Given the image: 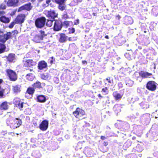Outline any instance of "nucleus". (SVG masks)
Masks as SVG:
<instances>
[{
	"mask_svg": "<svg viewBox=\"0 0 158 158\" xmlns=\"http://www.w3.org/2000/svg\"><path fill=\"white\" fill-rule=\"evenodd\" d=\"M53 29L54 31H57L61 30L63 27L62 21L60 20L56 19L54 20Z\"/></svg>",
	"mask_w": 158,
	"mask_h": 158,
	"instance_id": "7",
	"label": "nucleus"
},
{
	"mask_svg": "<svg viewBox=\"0 0 158 158\" xmlns=\"http://www.w3.org/2000/svg\"><path fill=\"white\" fill-rule=\"evenodd\" d=\"M46 15L50 19L55 20V18L57 17L58 14L56 13L55 10H50L47 12Z\"/></svg>",
	"mask_w": 158,
	"mask_h": 158,
	"instance_id": "11",
	"label": "nucleus"
},
{
	"mask_svg": "<svg viewBox=\"0 0 158 158\" xmlns=\"http://www.w3.org/2000/svg\"><path fill=\"white\" fill-rule=\"evenodd\" d=\"M4 43H0V54L4 52L5 51L6 47Z\"/></svg>",
	"mask_w": 158,
	"mask_h": 158,
	"instance_id": "33",
	"label": "nucleus"
},
{
	"mask_svg": "<svg viewBox=\"0 0 158 158\" xmlns=\"http://www.w3.org/2000/svg\"><path fill=\"white\" fill-rule=\"evenodd\" d=\"M126 42V40L124 38H122L118 40V45H123L124 43Z\"/></svg>",
	"mask_w": 158,
	"mask_h": 158,
	"instance_id": "45",
	"label": "nucleus"
},
{
	"mask_svg": "<svg viewBox=\"0 0 158 158\" xmlns=\"http://www.w3.org/2000/svg\"><path fill=\"white\" fill-rule=\"evenodd\" d=\"M126 119L128 120V121H129V120H131H131L133 119L134 118L133 116V115H130L129 116H127L126 118Z\"/></svg>",
	"mask_w": 158,
	"mask_h": 158,
	"instance_id": "56",
	"label": "nucleus"
},
{
	"mask_svg": "<svg viewBox=\"0 0 158 158\" xmlns=\"http://www.w3.org/2000/svg\"><path fill=\"white\" fill-rule=\"evenodd\" d=\"M151 13L154 16H156L158 15V6H153L152 9Z\"/></svg>",
	"mask_w": 158,
	"mask_h": 158,
	"instance_id": "22",
	"label": "nucleus"
},
{
	"mask_svg": "<svg viewBox=\"0 0 158 158\" xmlns=\"http://www.w3.org/2000/svg\"><path fill=\"white\" fill-rule=\"evenodd\" d=\"M157 85V84L155 81H150L147 82L146 87L150 91H154L156 89Z\"/></svg>",
	"mask_w": 158,
	"mask_h": 158,
	"instance_id": "5",
	"label": "nucleus"
},
{
	"mask_svg": "<svg viewBox=\"0 0 158 158\" xmlns=\"http://www.w3.org/2000/svg\"><path fill=\"white\" fill-rule=\"evenodd\" d=\"M25 10L24 7L23 5L22 6H21L19 7L18 10V12H19L23 10Z\"/></svg>",
	"mask_w": 158,
	"mask_h": 158,
	"instance_id": "64",
	"label": "nucleus"
},
{
	"mask_svg": "<svg viewBox=\"0 0 158 158\" xmlns=\"http://www.w3.org/2000/svg\"><path fill=\"white\" fill-rule=\"evenodd\" d=\"M8 106L7 102H4L0 104V110H5L8 109Z\"/></svg>",
	"mask_w": 158,
	"mask_h": 158,
	"instance_id": "21",
	"label": "nucleus"
},
{
	"mask_svg": "<svg viewBox=\"0 0 158 158\" xmlns=\"http://www.w3.org/2000/svg\"><path fill=\"white\" fill-rule=\"evenodd\" d=\"M46 19L44 17H42L36 19L35 21V25L38 28H42L46 24Z\"/></svg>",
	"mask_w": 158,
	"mask_h": 158,
	"instance_id": "3",
	"label": "nucleus"
},
{
	"mask_svg": "<svg viewBox=\"0 0 158 158\" xmlns=\"http://www.w3.org/2000/svg\"><path fill=\"white\" fill-rule=\"evenodd\" d=\"M133 23V20L132 17L128 16H125L124 20V24L127 25L129 24H131Z\"/></svg>",
	"mask_w": 158,
	"mask_h": 158,
	"instance_id": "16",
	"label": "nucleus"
},
{
	"mask_svg": "<svg viewBox=\"0 0 158 158\" xmlns=\"http://www.w3.org/2000/svg\"><path fill=\"white\" fill-rule=\"evenodd\" d=\"M41 77L43 79L48 80L51 78V76L50 74L48 73H44L41 75Z\"/></svg>",
	"mask_w": 158,
	"mask_h": 158,
	"instance_id": "23",
	"label": "nucleus"
},
{
	"mask_svg": "<svg viewBox=\"0 0 158 158\" xmlns=\"http://www.w3.org/2000/svg\"><path fill=\"white\" fill-rule=\"evenodd\" d=\"M122 108V105L120 104H115L113 108V110L114 112L118 114V113L120 112Z\"/></svg>",
	"mask_w": 158,
	"mask_h": 158,
	"instance_id": "18",
	"label": "nucleus"
},
{
	"mask_svg": "<svg viewBox=\"0 0 158 158\" xmlns=\"http://www.w3.org/2000/svg\"><path fill=\"white\" fill-rule=\"evenodd\" d=\"M69 34H73L75 32V29L73 27L69 28L68 29Z\"/></svg>",
	"mask_w": 158,
	"mask_h": 158,
	"instance_id": "54",
	"label": "nucleus"
},
{
	"mask_svg": "<svg viewBox=\"0 0 158 158\" xmlns=\"http://www.w3.org/2000/svg\"><path fill=\"white\" fill-rule=\"evenodd\" d=\"M112 95L115 100L119 101L122 98L123 94H120L118 91H114Z\"/></svg>",
	"mask_w": 158,
	"mask_h": 158,
	"instance_id": "17",
	"label": "nucleus"
},
{
	"mask_svg": "<svg viewBox=\"0 0 158 158\" xmlns=\"http://www.w3.org/2000/svg\"><path fill=\"white\" fill-rule=\"evenodd\" d=\"M20 86L19 85H17L15 86H13V90L15 93H17L20 92Z\"/></svg>",
	"mask_w": 158,
	"mask_h": 158,
	"instance_id": "32",
	"label": "nucleus"
},
{
	"mask_svg": "<svg viewBox=\"0 0 158 158\" xmlns=\"http://www.w3.org/2000/svg\"><path fill=\"white\" fill-rule=\"evenodd\" d=\"M21 101L20 99L18 98H15L14 99L13 103L14 104L15 106L19 104V102Z\"/></svg>",
	"mask_w": 158,
	"mask_h": 158,
	"instance_id": "50",
	"label": "nucleus"
},
{
	"mask_svg": "<svg viewBox=\"0 0 158 158\" xmlns=\"http://www.w3.org/2000/svg\"><path fill=\"white\" fill-rule=\"evenodd\" d=\"M140 119L144 124L148 125L151 120L150 114H144L141 116Z\"/></svg>",
	"mask_w": 158,
	"mask_h": 158,
	"instance_id": "10",
	"label": "nucleus"
},
{
	"mask_svg": "<svg viewBox=\"0 0 158 158\" xmlns=\"http://www.w3.org/2000/svg\"><path fill=\"white\" fill-rule=\"evenodd\" d=\"M139 75L143 78H146L150 77L152 76V74L147 72L141 71L139 72Z\"/></svg>",
	"mask_w": 158,
	"mask_h": 158,
	"instance_id": "14",
	"label": "nucleus"
},
{
	"mask_svg": "<svg viewBox=\"0 0 158 158\" xmlns=\"http://www.w3.org/2000/svg\"><path fill=\"white\" fill-rule=\"evenodd\" d=\"M7 130L2 131L0 132V135H5L7 133Z\"/></svg>",
	"mask_w": 158,
	"mask_h": 158,
	"instance_id": "61",
	"label": "nucleus"
},
{
	"mask_svg": "<svg viewBox=\"0 0 158 158\" xmlns=\"http://www.w3.org/2000/svg\"><path fill=\"white\" fill-rule=\"evenodd\" d=\"M3 30L0 29V42L4 43L11 37V33L10 32L4 33Z\"/></svg>",
	"mask_w": 158,
	"mask_h": 158,
	"instance_id": "4",
	"label": "nucleus"
},
{
	"mask_svg": "<svg viewBox=\"0 0 158 158\" xmlns=\"http://www.w3.org/2000/svg\"><path fill=\"white\" fill-rule=\"evenodd\" d=\"M73 114L76 118H79L85 114V111L82 109L78 107L75 111L73 112Z\"/></svg>",
	"mask_w": 158,
	"mask_h": 158,
	"instance_id": "8",
	"label": "nucleus"
},
{
	"mask_svg": "<svg viewBox=\"0 0 158 158\" xmlns=\"http://www.w3.org/2000/svg\"><path fill=\"white\" fill-rule=\"evenodd\" d=\"M0 21L5 23H8L10 21V19L9 18L6 17L4 15H2L0 17Z\"/></svg>",
	"mask_w": 158,
	"mask_h": 158,
	"instance_id": "24",
	"label": "nucleus"
},
{
	"mask_svg": "<svg viewBox=\"0 0 158 158\" xmlns=\"http://www.w3.org/2000/svg\"><path fill=\"white\" fill-rule=\"evenodd\" d=\"M78 2L76 0H73L70 4L73 6H75L78 4Z\"/></svg>",
	"mask_w": 158,
	"mask_h": 158,
	"instance_id": "55",
	"label": "nucleus"
},
{
	"mask_svg": "<svg viewBox=\"0 0 158 158\" xmlns=\"http://www.w3.org/2000/svg\"><path fill=\"white\" fill-rule=\"evenodd\" d=\"M15 23H16L15 22H12L10 24L9 26V27L10 28H12Z\"/></svg>",
	"mask_w": 158,
	"mask_h": 158,
	"instance_id": "60",
	"label": "nucleus"
},
{
	"mask_svg": "<svg viewBox=\"0 0 158 158\" xmlns=\"http://www.w3.org/2000/svg\"><path fill=\"white\" fill-rule=\"evenodd\" d=\"M119 121H121V125H122V127L125 129V130H127L129 128V124L126 122L122 121L120 120H119Z\"/></svg>",
	"mask_w": 158,
	"mask_h": 158,
	"instance_id": "27",
	"label": "nucleus"
},
{
	"mask_svg": "<svg viewBox=\"0 0 158 158\" xmlns=\"http://www.w3.org/2000/svg\"><path fill=\"white\" fill-rule=\"evenodd\" d=\"M118 89H122L123 88V84L121 82H119L118 83Z\"/></svg>",
	"mask_w": 158,
	"mask_h": 158,
	"instance_id": "59",
	"label": "nucleus"
},
{
	"mask_svg": "<svg viewBox=\"0 0 158 158\" xmlns=\"http://www.w3.org/2000/svg\"><path fill=\"white\" fill-rule=\"evenodd\" d=\"M48 99V97L47 96L44 95L40 94L37 95L36 99L38 102L44 103Z\"/></svg>",
	"mask_w": 158,
	"mask_h": 158,
	"instance_id": "12",
	"label": "nucleus"
},
{
	"mask_svg": "<svg viewBox=\"0 0 158 158\" xmlns=\"http://www.w3.org/2000/svg\"><path fill=\"white\" fill-rule=\"evenodd\" d=\"M24 102L22 101H20V102H19V104L15 106L19 108L20 110L23 107Z\"/></svg>",
	"mask_w": 158,
	"mask_h": 158,
	"instance_id": "47",
	"label": "nucleus"
},
{
	"mask_svg": "<svg viewBox=\"0 0 158 158\" xmlns=\"http://www.w3.org/2000/svg\"><path fill=\"white\" fill-rule=\"evenodd\" d=\"M139 98L138 97L136 96H133L131 98L130 102L131 103H134L135 102L139 101Z\"/></svg>",
	"mask_w": 158,
	"mask_h": 158,
	"instance_id": "38",
	"label": "nucleus"
},
{
	"mask_svg": "<svg viewBox=\"0 0 158 158\" xmlns=\"http://www.w3.org/2000/svg\"><path fill=\"white\" fill-rule=\"evenodd\" d=\"M40 33L38 34L40 35V36L42 38V39H43L44 37L46 36V35L45 33V32L44 31L40 30Z\"/></svg>",
	"mask_w": 158,
	"mask_h": 158,
	"instance_id": "49",
	"label": "nucleus"
},
{
	"mask_svg": "<svg viewBox=\"0 0 158 158\" xmlns=\"http://www.w3.org/2000/svg\"><path fill=\"white\" fill-rule=\"evenodd\" d=\"M47 90L48 92H50L52 89V87L51 85H48L47 86Z\"/></svg>",
	"mask_w": 158,
	"mask_h": 158,
	"instance_id": "62",
	"label": "nucleus"
},
{
	"mask_svg": "<svg viewBox=\"0 0 158 158\" xmlns=\"http://www.w3.org/2000/svg\"><path fill=\"white\" fill-rule=\"evenodd\" d=\"M25 15L24 14L18 15L15 20L16 23L17 24H22L25 20Z\"/></svg>",
	"mask_w": 158,
	"mask_h": 158,
	"instance_id": "13",
	"label": "nucleus"
},
{
	"mask_svg": "<svg viewBox=\"0 0 158 158\" xmlns=\"http://www.w3.org/2000/svg\"><path fill=\"white\" fill-rule=\"evenodd\" d=\"M136 150L138 152H141L143 150V148L139 144H138L135 148Z\"/></svg>",
	"mask_w": 158,
	"mask_h": 158,
	"instance_id": "43",
	"label": "nucleus"
},
{
	"mask_svg": "<svg viewBox=\"0 0 158 158\" xmlns=\"http://www.w3.org/2000/svg\"><path fill=\"white\" fill-rule=\"evenodd\" d=\"M53 81L56 84H58L59 82V80L57 77H55L53 78Z\"/></svg>",
	"mask_w": 158,
	"mask_h": 158,
	"instance_id": "58",
	"label": "nucleus"
},
{
	"mask_svg": "<svg viewBox=\"0 0 158 158\" xmlns=\"http://www.w3.org/2000/svg\"><path fill=\"white\" fill-rule=\"evenodd\" d=\"M70 23H72L71 21H64V22H62L63 27L65 26L67 27H68L70 24Z\"/></svg>",
	"mask_w": 158,
	"mask_h": 158,
	"instance_id": "48",
	"label": "nucleus"
},
{
	"mask_svg": "<svg viewBox=\"0 0 158 158\" xmlns=\"http://www.w3.org/2000/svg\"><path fill=\"white\" fill-rule=\"evenodd\" d=\"M43 40L42 38L38 34L36 35L34 38L33 40L36 43H40L41 40Z\"/></svg>",
	"mask_w": 158,
	"mask_h": 158,
	"instance_id": "30",
	"label": "nucleus"
},
{
	"mask_svg": "<svg viewBox=\"0 0 158 158\" xmlns=\"http://www.w3.org/2000/svg\"><path fill=\"white\" fill-rule=\"evenodd\" d=\"M19 2L18 0H8L7 2V5L8 6H15L17 5Z\"/></svg>",
	"mask_w": 158,
	"mask_h": 158,
	"instance_id": "19",
	"label": "nucleus"
},
{
	"mask_svg": "<svg viewBox=\"0 0 158 158\" xmlns=\"http://www.w3.org/2000/svg\"><path fill=\"white\" fill-rule=\"evenodd\" d=\"M46 24L47 26L48 27H51L52 25L53 22L54 21V20H52V19H47Z\"/></svg>",
	"mask_w": 158,
	"mask_h": 158,
	"instance_id": "42",
	"label": "nucleus"
},
{
	"mask_svg": "<svg viewBox=\"0 0 158 158\" xmlns=\"http://www.w3.org/2000/svg\"><path fill=\"white\" fill-rule=\"evenodd\" d=\"M47 63L44 60L39 61L38 64L37 68L38 71L40 72L41 70H46L48 69Z\"/></svg>",
	"mask_w": 158,
	"mask_h": 158,
	"instance_id": "6",
	"label": "nucleus"
},
{
	"mask_svg": "<svg viewBox=\"0 0 158 158\" xmlns=\"http://www.w3.org/2000/svg\"><path fill=\"white\" fill-rule=\"evenodd\" d=\"M53 2L57 4L65 2L66 0H52Z\"/></svg>",
	"mask_w": 158,
	"mask_h": 158,
	"instance_id": "52",
	"label": "nucleus"
},
{
	"mask_svg": "<svg viewBox=\"0 0 158 158\" xmlns=\"http://www.w3.org/2000/svg\"><path fill=\"white\" fill-rule=\"evenodd\" d=\"M7 76L9 79L13 81H16L18 78V76L16 72L10 69H7L6 70Z\"/></svg>",
	"mask_w": 158,
	"mask_h": 158,
	"instance_id": "2",
	"label": "nucleus"
},
{
	"mask_svg": "<svg viewBox=\"0 0 158 158\" xmlns=\"http://www.w3.org/2000/svg\"><path fill=\"white\" fill-rule=\"evenodd\" d=\"M126 84L128 86L131 87L134 84V81L129 79H127L126 81Z\"/></svg>",
	"mask_w": 158,
	"mask_h": 158,
	"instance_id": "39",
	"label": "nucleus"
},
{
	"mask_svg": "<svg viewBox=\"0 0 158 158\" xmlns=\"http://www.w3.org/2000/svg\"><path fill=\"white\" fill-rule=\"evenodd\" d=\"M149 134L152 136L154 137L158 135V132L156 129H153L152 127L149 131Z\"/></svg>",
	"mask_w": 158,
	"mask_h": 158,
	"instance_id": "26",
	"label": "nucleus"
},
{
	"mask_svg": "<svg viewBox=\"0 0 158 158\" xmlns=\"http://www.w3.org/2000/svg\"><path fill=\"white\" fill-rule=\"evenodd\" d=\"M142 30L146 28V25L145 23H142L141 24Z\"/></svg>",
	"mask_w": 158,
	"mask_h": 158,
	"instance_id": "63",
	"label": "nucleus"
},
{
	"mask_svg": "<svg viewBox=\"0 0 158 158\" xmlns=\"http://www.w3.org/2000/svg\"><path fill=\"white\" fill-rule=\"evenodd\" d=\"M127 50L128 52V53L130 55V57L131 60L133 59H135V56H134L133 51L132 50L131 48H127Z\"/></svg>",
	"mask_w": 158,
	"mask_h": 158,
	"instance_id": "37",
	"label": "nucleus"
},
{
	"mask_svg": "<svg viewBox=\"0 0 158 158\" xmlns=\"http://www.w3.org/2000/svg\"><path fill=\"white\" fill-rule=\"evenodd\" d=\"M31 3L30 2H28L23 5L25 9L27 10H30L32 8Z\"/></svg>",
	"mask_w": 158,
	"mask_h": 158,
	"instance_id": "36",
	"label": "nucleus"
},
{
	"mask_svg": "<svg viewBox=\"0 0 158 158\" xmlns=\"http://www.w3.org/2000/svg\"><path fill=\"white\" fill-rule=\"evenodd\" d=\"M124 56L129 60H131L130 56V55H129L128 52L124 54Z\"/></svg>",
	"mask_w": 158,
	"mask_h": 158,
	"instance_id": "57",
	"label": "nucleus"
},
{
	"mask_svg": "<svg viewBox=\"0 0 158 158\" xmlns=\"http://www.w3.org/2000/svg\"><path fill=\"white\" fill-rule=\"evenodd\" d=\"M26 62L27 64L29 67L35 66L36 64V62L32 60H27Z\"/></svg>",
	"mask_w": 158,
	"mask_h": 158,
	"instance_id": "29",
	"label": "nucleus"
},
{
	"mask_svg": "<svg viewBox=\"0 0 158 158\" xmlns=\"http://www.w3.org/2000/svg\"><path fill=\"white\" fill-rule=\"evenodd\" d=\"M101 92L104 95L107 94L109 92L108 89L106 87H104L102 89Z\"/></svg>",
	"mask_w": 158,
	"mask_h": 158,
	"instance_id": "44",
	"label": "nucleus"
},
{
	"mask_svg": "<svg viewBox=\"0 0 158 158\" xmlns=\"http://www.w3.org/2000/svg\"><path fill=\"white\" fill-rule=\"evenodd\" d=\"M55 62L56 60H55V58L53 56L50 57L48 60V62L50 63L51 64H55Z\"/></svg>",
	"mask_w": 158,
	"mask_h": 158,
	"instance_id": "46",
	"label": "nucleus"
},
{
	"mask_svg": "<svg viewBox=\"0 0 158 158\" xmlns=\"http://www.w3.org/2000/svg\"><path fill=\"white\" fill-rule=\"evenodd\" d=\"M24 112L25 114L27 115L30 114L32 113L31 109L29 108L26 109L25 110Z\"/></svg>",
	"mask_w": 158,
	"mask_h": 158,
	"instance_id": "51",
	"label": "nucleus"
},
{
	"mask_svg": "<svg viewBox=\"0 0 158 158\" xmlns=\"http://www.w3.org/2000/svg\"><path fill=\"white\" fill-rule=\"evenodd\" d=\"M106 81H107L110 84H112L113 83V79L112 77H108L106 79Z\"/></svg>",
	"mask_w": 158,
	"mask_h": 158,
	"instance_id": "53",
	"label": "nucleus"
},
{
	"mask_svg": "<svg viewBox=\"0 0 158 158\" xmlns=\"http://www.w3.org/2000/svg\"><path fill=\"white\" fill-rule=\"evenodd\" d=\"M7 125L12 129L19 128L21 125L22 122L21 119L19 118H14L11 116H9L6 120Z\"/></svg>",
	"mask_w": 158,
	"mask_h": 158,
	"instance_id": "1",
	"label": "nucleus"
},
{
	"mask_svg": "<svg viewBox=\"0 0 158 158\" xmlns=\"http://www.w3.org/2000/svg\"><path fill=\"white\" fill-rule=\"evenodd\" d=\"M140 106L143 109H147L149 107V105H148L146 102H142L139 103Z\"/></svg>",
	"mask_w": 158,
	"mask_h": 158,
	"instance_id": "40",
	"label": "nucleus"
},
{
	"mask_svg": "<svg viewBox=\"0 0 158 158\" xmlns=\"http://www.w3.org/2000/svg\"><path fill=\"white\" fill-rule=\"evenodd\" d=\"M60 37L59 39V41L61 43H63L67 41V38L68 36L66 35L64 33H60Z\"/></svg>",
	"mask_w": 158,
	"mask_h": 158,
	"instance_id": "20",
	"label": "nucleus"
},
{
	"mask_svg": "<svg viewBox=\"0 0 158 158\" xmlns=\"http://www.w3.org/2000/svg\"><path fill=\"white\" fill-rule=\"evenodd\" d=\"M26 78L28 80L32 81L34 79L35 77L33 74L29 73L26 75Z\"/></svg>",
	"mask_w": 158,
	"mask_h": 158,
	"instance_id": "31",
	"label": "nucleus"
},
{
	"mask_svg": "<svg viewBox=\"0 0 158 158\" xmlns=\"http://www.w3.org/2000/svg\"><path fill=\"white\" fill-rule=\"evenodd\" d=\"M35 91V89L33 87H28L27 90V92L29 94L32 95Z\"/></svg>",
	"mask_w": 158,
	"mask_h": 158,
	"instance_id": "35",
	"label": "nucleus"
},
{
	"mask_svg": "<svg viewBox=\"0 0 158 158\" xmlns=\"http://www.w3.org/2000/svg\"><path fill=\"white\" fill-rule=\"evenodd\" d=\"M58 4V8L60 10L62 11L66 10V6L65 2Z\"/></svg>",
	"mask_w": 158,
	"mask_h": 158,
	"instance_id": "25",
	"label": "nucleus"
},
{
	"mask_svg": "<svg viewBox=\"0 0 158 158\" xmlns=\"http://www.w3.org/2000/svg\"><path fill=\"white\" fill-rule=\"evenodd\" d=\"M32 86L35 89L42 88L41 85V83L38 81H36L33 84Z\"/></svg>",
	"mask_w": 158,
	"mask_h": 158,
	"instance_id": "28",
	"label": "nucleus"
},
{
	"mask_svg": "<svg viewBox=\"0 0 158 158\" xmlns=\"http://www.w3.org/2000/svg\"><path fill=\"white\" fill-rule=\"evenodd\" d=\"M6 57L7 61L10 63H14L15 61V55L14 53H9L8 56H6Z\"/></svg>",
	"mask_w": 158,
	"mask_h": 158,
	"instance_id": "15",
	"label": "nucleus"
},
{
	"mask_svg": "<svg viewBox=\"0 0 158 158\" xmlns=\"http://www.w3.org/2000/svg\"><path fill=\"white\" fill-rule=\"evenodd\" d=\"M48 121L46 119L42 121L39 126V128L42 131H46L48 127Z\"/></svg>",
	"mask_w": 158,
	"mask_h": 158,
	"instance_id": "9",
	"label": "nucleus"
},
{
	"mask_svg": "<svg viewBox=\"0 0 158 158\" xmlns=\"http://www.w3.org/2000/svg\"><path fill=\"white\" fill-rule=\"evenodd\" d=\"M132 142L130 140L128 139L126 142L124 143L123 145V147L126 148H128L131 146Z\"/></svg>",
	"mask_w": 158,
	"mask_h": 158,
	"instance_id": "34",
	"label": "nucleus"
},
{
	"mask_svg": "<svg viewBox=\"0 0 158 158\" xmlns=\"http://www.w3.org/2000/svg\"><path fill=\"white\" fill-rule=\"evenodd\" d=\"M88 150H86V148L85 150V153L86 154V153L87 154H86V156L88 157H90L91 156L92 154H91V153H92V150L90 149H88Z\"/></svg>",
	"mask_w": 158,
	"mask_h": 158,
	"instance_id": "41",
	"label": "nucleus"
}]
</instances>
